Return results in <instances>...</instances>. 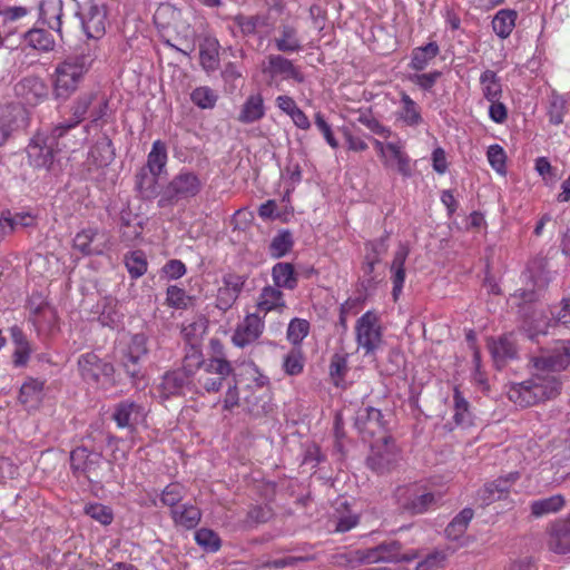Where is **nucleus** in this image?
Masks as SVG:
<instances>
[{"label":"nucleus","mask_w":570,"mask_h":570,"mask_svg":"<svg viewBox=\"0 0 570 570\" xmlns=\"http://www.w3.org/2000/svg\"><path fill=\"white\" fill-rule=\"evenodd\" d=\"M531 377L512 384L508 397L514 404L527 407L551 400L561 391L560 372L570 365V342L562 343L552 353L532 358Z\"/></svg>","instance_id":"obj_1"},{"label":"nucleus","mask_w":570,"mask_h":570,"mask_svg":"<svg viewBox=\"0 0 570 570\" xmlns=\"http://www.w3.org/2000/svg\"><path fill=\"white\" fill-rule=\"evenodd\" d=\"M92 60L87 55L68 57L59 62L52 73V92L57 99L67 100L79 88Z\"/></svg>","instance_id":"obj_2"},{"label":"nucleus","mask_w":570,"mask_h":570,"mask_svg":"<svg viewBox=\"0 0 570 570\" xmlns=\"http://www.w3.org/2000/svg\"><path fill=\"white\" fill-rule=\"evenodd\" d=\"M61 128L53 126L49 134H36L27 146V156L30 166L37 169L49 170L60 153L59 139L65 138Z\"/></svg>","instance_id":"obj_3"},{"label":"nucleus","mask_w":570,"mask_h":570,"mask_svg":"<svg viewBox=\"0 0 570 570\" xmlns=\"http://www.w3.org/2000/svg\"><path fill=\"white\" fill-rule=\"evenodd\" d=\"M96 100L97 95L95 92L80 95L70 107L71 118L62 120L55 126L61 128L62 134L67 137L70 131L77 129L78 125L83 121L87 116L91 119V122H97L105 117L108 101L101 99L95 104Z\"/></svg>","instance_id":"obj_4"},{"label":"nucleus","mask_w":570,"mask_h":570,"mask_svg":"<svg viewBox=\"0 0 570 570\" xmlns=\"http://www.w3.org/2000/svg\"><path fill=\"white\" fill-rule=\"evenodd\" d=\"M261 73L268 87L281 89L284 81H304V75L292 60L281 53L267 55L259 65Z\"/></svg>","instance_id":"obj_5"},{"label":"nucleus","mask_w":570,"mask_h":570,"mask_svg":"<svg viewBox=\"0 0 570 570\" xmlns=\"http://www.w3.org/2000/svg\"><path fill=\"white\" fill-rule=\"evenodd\" d=\"M199 177L188 170L179 171L160 193L158 206L171 207L195 197L202 189Z\"/></svg>","instance_id":"obj_6"},{"label":"nucleus","mask_w":570,"mask_h":570,"mask_svg":"<svg viewBox=\"0 0 570 570\" xmlns=\"http://www.w3.org/2000/svg\"><path fill=\"white\" fill-rule=\"evenodd\" d=\"M196 365L200 368L197 376L198 385L208 393L218 392L223 382L233 372L230 363L224 358L213 357L208 361H202L200 356H196Z\"/></svg>","instance_id":"obj_7"},{"label":"nucleus","mask_w":570,"mask_h":570,"mask_svg":"<svg viewBox=\"0 0 570 570\" xmlns=\"http://www.w3.org/2000/svg\"><path fill=\"white\" fill-rule=\"evenodd\" d=\"M104 458L98 452H91L85 446H78L70 453V466L72 473L83 476L89 482H96L104 475Z\"/></svg>","instance_id":"obj_8"},{"label":"nucleus","mask_w":570,"mask_h":570,"mask_svg":"<svg viewBox=\"0 0 570 570\" xmlns=\"http://www.w3.org/2000/svg\"><path fill=\"white\" fill-rule=\"evenodd\" d=\"M355 336L358 347L366 354L373 353L382 342L380 317L373 311L364 313L355 324Z\"/></svg>","instance_id":"obj_9"},{"label":"nucleus","mask_w":570,"mask_h":570,"mask_svg":"<svg viewBox=\"0 0 570 570\" xmlns=\"http://www.w3.org/2000/svg\"><path fill=\"white\" fill-rule=\"evenodd\" d=\"M79 16L88 38L99 39L105 35L107 11L104 4L90 0L80 9Z\"/></svg>","instance_id":"obj_10"},{"label":"nucleus","mask_w":570,"mask_h":570,"mask_svg":"<svg viewBox=\"0 0 570 570\" xmlns=\"http://www.w3.org/2000/svg\"><path fill=\"white\" fill-rule=\"evenodd\" d=\"M265 330L264 316L259 313H248L240 321L233 333L232 342L235 346L244 348L258 341Z\"/></svg>","instance_id":"obj_11"},{"label":"nucleus","mask_w":570,"mask_h":570,"mask_svg":"<svg viewBox=\"0 0 570 570\" xmlns=\"http://www.w3.org/2000/svg\"><path fill=\"white\" fill-rule=\"evenodd\" d=\"M78 366L81 377L94 384L109 381L114 374L112 364L101 361L94 353L81 355L78 360Z\"/></svg>","instance_id":"obj_12"},{"label":"nucleus","mask_w":570,"mask_h":570,"mask_svg":"<svg viewBox=\"0 0 570 570\" xmlns=\"http://www.w3.org/2000/svg\"><path fill=\"white\" fill-rule=\"evenodd\" d=\"M273 43L279 52L293 53L303 48L298 24L295 21L282 20L275 30Z\"/></svg>","instance_id":"obj_13"},{"label":"nucleus","mask_w":570,"mask_h":570,"mask_svg":"<svg viewBox=\"0 0 570 570\" xmlns=\"http://www.w3.org/2000/svg\"><path fill=\"white\" fill-rule=\"evenodd\" d=\"M14 91L26 104L37 106L43 102L49 96V88L43 79L37 76L22 78L16 86Z\"/></svg>","instance_id":"obj_14"},{"label":"nucleus","mask_w":570,"mask_h":570,"mask_svg":"<svg viewBox=\"0 0 570 570\" xmlns=\"http://www.w3.org/2000/svg\"><path fill=\"white\" fill-rule=\"evenodd\" d=\"M385 155L381 158L382 164L385 168L397 171L402 176H410L411 158L405 151V142L401 139L396 141H389V146Z\"/></svg>","instance_id":"obj_15"},{"label":"nucleus","mask_w":570,"mask_h":570,"mask_svg":"<svg viewBox=\"0 0 570 570\" xmlns=\"http://www.w3.org/2000/svg\"><path fill=\"white\" fill-rule=\"evenodd\" d=\"M107 237L97 228H83L76 234L73 247L83 255H100L106 248Z\"/></svg>","instance_id":"obj_16"},{"label":"nucleus","mask_w":570,"mask_h":570,"mask_svg":"<svg viewBox=\"0 0 570 570\" xmlns=\"http://www.w3.org/2000/svg\"><path fill=\"white\" fill-rule=\"evenodd\" d=\"M519 479V473H510L504 478L484 484L478 492V498L483 505H489L495 501L505 499L514 482Z\"/></svg>","instance_id":"obj_17"},{"label":"nucleus","mask_w":570,"mask_h":570,"mask_svg":"<svg viewBox=\"0 0 570 570\" xmlns=\"http://www.w3.org/2000/svg\"><path fill=\"white\" fill-rule=\"evenodd\" d=\"M144 416V407L129 400L118 403L112 413V419L117 426L129 430H134L142 421Z\"/></svg>","instance_id":"obj_18"},{"label":"nucleus","mask_w":570,"mask_h":570,"mask_svg":"<svg viewBox=\"0 0 570 570\" xmlns=\"http://www.w3.org/2000/svg\"><path fill=\"white\" fill-rule=\"evenodd\" d=\"M147 336L142 333L134 334L126 351V361L124 365L126 372L131 376L136 377L139 374V362L148 354Z\"/></svg>","instance_id":"obj_19"},{"label":"nucleus","mask_w":570,"mask_h":570,"mask_svg":"<svg viewBox=\"0 0 570 570\" xmlns=\"http://www.w3.org/2000/svg\"><path fill=\"white\" fill-rule=\"evenodd\" d=\"M256 307V313H262L264 317L269 312L282 314L287 308L284 293L273 285L264 286L257 296Z\"/></svg>","instance_id":"obj_20"},{"label":"nucleus","mask_w":570,"mask_h":570,"mask_svg":"<svg viewBox=\"0 0 570 570\" xmlns=\"http://www.w3.org/2000/svg\"><path fill=\"white\" fill-rule=\"evenodd\" d=\"M548 548L558 554L570 553V518L560 519L551 525Z\"/></svg>","instance_id":"obj_21"},{"label":"nucleus","mask_w":570,"mask_h":570,"mask_svg":"<svg viewBox=\"0 0 570 570\" xmlns=\"http://www.w3.org/2000/svg\"><path fill=\"white\" fill-rule=\"evenodd\" d=\"M396 495L401 505L412 513L425 512L434 501L432 493H419L415 488L400 489Z\"/></svg>","instance_id":"obj_22"},{"label":"nucleus","mask_w":570,"mask_h":570,"mask_svg":"<svg viewBox=\"0 0 570 570\" xmlns=\"http://www.w3.org/2000/svg\"><path fill=\"white\" fill-rule=\"evenodd\" d=\"M409 248L405 245H400L397 250L394 254L392 264H391V279L393 283L392 296L394 301H397L405 281V262L409 256Z\"/></svg>","instance_id":"obj_23"},{"label":"nucleus","mask_w":570,"mask_h":570,"mask_svg":"<svg viewBox=\"0 0 570 570\" xmlns=\"http://www.w3.org/2000/svg\"><path fill=\"white\" fill-rule=\"evenodd\" d=\"M395 117L397 121L409 127H417L423 122L420 107L406 92L401 94L400 107Z\"/></svg>","instance_id":"obj_24"},{"label":"nucleus","mask_w":570,"mask_h":570,"mask_svg":"<svg viewBox=\"0 0 570 570\" xmlns=\"http://www.w3.org/2000/svg\"><path fill=\"white\" fill-rule=\"evenodd\" d=\"M356 424L361 431L375 435L384 429L382 412L372 406L362 407L357 411Z\"/></svg>","instance_id":"obj_25"},{"label":"nucleus","mask_w":570,"mask_h":570,"mask_svg":"<svg viewBox=\"0 0 570 570\" xmlns=\"http://www.w3.org/2000/svg\"><path fill=\"white\" fill-rule=\"evenodd\" d=\"M32 322L39 327L50 326L56 321L55 309L41 296H32L28 303Z\"/></svg>","instance_id":"obj_26"},{"label":"nucleus","mask_w":570,"mask_h":570,"mask_svg":"<svg viewBox=\"0 0 570 570\" xmlns=\"http://www.w3.org/2000/svg\"><path fill=\"white\" fill-rule=\"evenodd\" d=\"M39 19L50 29L60 31L62 0H41L38 7Z\"/></svg>","instance_id":"obj_27"},{"label":"nucleus","mask_w":570,"mask_h":570,"mask_svg":"<svg viewBox=\"0 0 570 570\" xmlns=\"http://www.w3.org/2000/svg\"><path fill=\"white\" fill-rule=\"evenodd\" d=\"M272 279L275 287L293 291L298 284V276L291 263H276L272 268Z\"/></svg>","instance_id":"obj_28"},{"label":"nucleus","mask_w":570,"mask_h":570,"mask_svg":"<svg viewBox=\"0 0 570 570\" xmlns=\"http://www.w3.org/2000/svg\"><path fill=\"white\" fill-rule=\"evenodd\" d=\"M43 397V382L29 379L27 380L19 393V401L23 404L28 410L37 409L41 403Z\"/></svg>","instance_id":"obj_29"},{"label":"nucleus","mask_w":570,"mask_h":570,"mask_svg":"<svg viewBox=\"0 0 570 570\" xmlns=\"http://www.w3.org/2000/svg\"><path fill=\"white\" fill-rule=\"evenodd\" d=\"M114 157L115 151L110 138L102 135L89 151L88 160L97 167H105L114 160Z\"/></svg>","instance_id":"obj_30"},{"label":"nucleus","mask_w":570,"mask_h":570,"mask_svg":"<svg viewBox=\"0 0 570 570\" xmlns=\"http://www.w3.org/2000/svg\"><path fill=\"white\" fill-rule=\"evenodd\" d=\"M265 115L264 99L262 95H250L244 102L238 115V120L243 124H252Z\"/></svg>","instance_id":"obj_31"},{"label":"nucleus","mask_w":570,"mask_h":570,"mask_svg":"<svg viewBox=\"0 0 570 570\" xmlns=\"http://www.w3.org/2000/svg\"><path fill=\"white\" fill-rule=\"evenodd\" d=\"M187 375L181 371L167 372L158 385L160 395L165 399L177 395L186 384Z\"/></svg>","instance_id":"obj_32"},{"label":"nucleus","mask_w":570,"mask_h":570,"mask_svg":"<svg viewBox=\"0 0 570 570\" xmlns=\"http://www.w3.org/2000/svg\"><path fill=\"white\" fill-rule=\"evenodd\" d=\"M171 518L175 524L186 529H193L199 523L202 513L195 505L183 504L171 509Z\"/></svg>","instance_id":"obj_33"},{"label":"nucleus","mask_w":570,"mask_h":570,"mask_svg":"<svg viewBox=\"0 0 570 570\" xmlns=\"http://www.w3.org/2000/svg\"><path fill=\"white\" fill-rule=\"evenodd\" d=\"M35 224V217L28 213L2 214L0 217V234L6 236L18 228L30 227Z\"/></svg>","instance_id":"obj_34"},{"label":"nucleus","mask_w":570,"mask_h":570,"mask_svg":"<svg viewBox=\"0 0 570 570\" xmlns=\"http://www.w3.org/2000/svg\"><path fill=\"white\" fill-rule=\"evenodd\" d=\"M518 13L514 10L502 9L498 11L492 20V28L495 35L502 39L508 38L515 27Z\"/></svg>","instance_id":"obj_35"},{"label":"nucleus","mask_w":570,"mask_h":570,"mask_svg":"<svg viewBox=\"0 0 570 570\" xmlns=\"http://www.w3.org/2000/svg\"><path fill=\"white\" fill-rule=\"evenodd\" d=\"M489 347L498 366L513 358L517 354L515 344L511 336H502L493 341Z\"/></svg>","instance_id":"obj_36"},{"label":"nucleus","mask_w":570,"mask_h":570,"mask_svg":"<svg viewBox=\"0 0 570 570\" xmlns=\"http://www.w3.org/2000/svg\"><path fill=\"white\" fill-rule=\"evenodd\" d=\"M480 87L483 97L490 100H499L502 96V85L497 72L490 69L480 75Z\"/></svg>","instance_id":"obj_37"},{"label":"nucleus","mask_w":570,"mask_h":570,"mask_svg":"<svg viewBox=\"0 0 570 570\" xmlns=\"http://www.w3.org/2000/svg\"><path fill=\"white\" fill-rule=\"evenodd\" d=\"M564 502V498L561 494L534 500L530 504L531 514L534 518H541L550 513H556L563 508Z\"/></svg>","instance_id":"obj_38"},{"label":"nucleus","mask_w":570,"mask_h":570,"mask_svg":"<svg viewBox=\"0 0 570 570\" xmlns=\"http://www.w3.org/2000/svg\"><path fill=\"white\" fill-rule=\"evenodd\" d=\"M167 164V148L166 145L156 140L153 144L151 150L148 154L147 164L144 168L154 175H160Z\"/></svg>","instance_id":"obj_39"},{"label":"nucleus","mask_w":570,"mask_h":570,"mask_svg":"<svg viewBox=\"0 0 570 570\" xmlns=\"http://www.w3.org/2000/svg\"><path fill=\"white\" fill-rule=\"evenodd\" d=\"M439 52L440 48L435 41L415 48L412 52L411 68L417 71L425 69Z\"/></svg>","instance_id":"obj_40"},{"label":"nucleus","mask_w":570,"mask_h":570,"mask_svg":"<svg viewBox=\"0 0 570 570\" xmlns=\"http://www.w3.org/2000/svg\"><path fill=\"white\" fill-rule=\"evenodd\" d=\"M523 278L531 284H527L524 288L518 289L513 297L520 298L523 303L534 302L538 297V292L546 286V281L541 276L534 277L531 271H527L523 274Z\"/></svg>","instance_id":"obj_41"},{"label":"nucleus","mask_w":570,"mask_h":570,"mask_svg":"<svg viewBox=\"0 0 570 570\" xmlns=\"http://www.w3.org/2000/svg\"><path fill=\"white\" fill-rule=\"evenodd\" d=\"M27 43L38 51H51L55 48L52 35L45 29H31L24 35Z\"/></svg>","instance_id":"obj_42"},{"label":"nucleus","mask_w":570,"mask_h":570,"mask_svg":"<svg viewBox=\"0 0 570 570\" xmlns=\"http://www.w3.org/2000/svg\"><path fill=\"white\" fill-rule=\"evenodd\" d=\"M122 316L118 302L111 297H106L98 317L101 325L114 328L121 323Z\"/></svg>","instance_id":"obj_43"},{"label":"nucleus","mask_w":570,"mask_h":570,"mask_svg":"<svg viewBox=\"0 0 570 570\" xmlns=\"http://www.w3.org/2000/svg\"><path fill=\"white\" fill-rule=\"evenodd\" d=\"M394 544H381L376 548L370 549L366 551V553L363 556V560L373 563L379 561H390V560H397V561H411L414 556H406L403 554L402 557H399L395 553H392V549Z\"/></svg>","instance_id":"obj_44"},{"label":"nucleus","mask_w":570,"mask_h":570,"mask_svg":"<svg viewBox=\"0 0 570 570\" xmlns=\"http://www.w3.org/2000/svg\"><path fill=\"white\" fill-rule=\"evenodd\" d=\"M160 175H154L141 168L136 176V187L142 198H154L157 194V181Z\"/></svg>","instance_id":"obj_45"},{"label":"nucleus","mask_w":570,"mask_h":570,"mask_svg":"<svg viewBox=\"0 0 570 570\" xmlns=\"http://www.w3.org/2000/svg\"><path fill=\"white\" fill-rule=\"evenodd\" d=\"M234 24L239 29L244 37L254 36L259 28L265 26L266 19L262 16L237 14L232 18Z\"/></svg>","instance_id":"obj_46"},{"label":"nucleus","mask_w":570,"mask_h":570,"mask_svg":"<svg viewBox=\"0 0 570 570\" xmlns=\"http://www.w3.org/2000/svg\"><path fill=\"white\" fill-rule=\"evenodd\" d=\"M293 237L289 230H282L271 240L268 250L273 258H281L291 252L293 247Z\"/></svg>","instance_id":"obj_47"},{"label":"nucleus","mask_w":570,"mask_h":570,"mask_svg":"<svg viewBox=\"0 0 570 570\" xmlns=\"http://www.w3.org/2000/svg\"><path fill=\"white\" fill-rule=\"evenodd\" d=\"M473 518L472 509H463L446 527L445 532L449 538L458 539L460 538L466 530L468 524Z\"/></svg>","instance_id":"obj_48"},{"label":"nucleus","mask_w":570,"mask_h":570,"mask_svg":"<svg viewBox=\"0 0 570 570\" xmlns=\"http://www.w3.org/2000/svg\"><path fill=\"white\" fill-rule=\"evenodd\" d=\"M454 414L453 419L458 425H470L471 413L469 402L462 396L458 387L454 389L453 394Z\"/></svg>","instance_id":"obj_49"},{"label":"nucleus","mask_w":570,"mask_h":570,"mask_svg":"<svg viewBox=\"0 0 570 570\" xmlns=\"http://www.w3.org/2000/svg\"><path fill=\"white\" fill-rule=\"evenodd\" d=\"M190 99L202 109H213L217 102L218 95L212 88L202 86L191 91Z\"/></svg>","instance_id":"obj_50"},{"label":"nucleus","mask_w":570,"mask_h":570,"mask_svg":"<svg viewBox=\"0 0 570 570\" xmlns=\"http://www.w3.org/2000/svg\"><path fill=\"white\" fill-rule=\"evenodd\" d=\"M309 333V323L304 318H293L287 327V340L293 345H299Z\"/></svg>","instance_id":"obj_51"},{"label":"nucleus","mask_w":570,"mask_h":570,"mask_svg":"<svg viewBox=\"0 0 570 570\" xmlns=\"http://www.w3.org/2000/svg\"><path fill=\"white\" fill-rule=\"evenodd\" d=\"M166 302L170 307L186 309L191 304V297L187 295L185 289L171 285L167 288Z\"/></svg>","instance_id":"obj_52"},{"label":"nucleus","mask_w":570,"mask_h":570,"mask_svg":"<svg viewBox=\"0 0 570 570\" xmlns=\"http://www.w3.org/2000/svg\"><path fill=\"white\" fill-rule=\"evenodd\" d=\"M125 265L132 278L142 276L147 271V262L141 252H131L125 257Z\"/></svg>","instance_id":"obj_53"},{"label":"nucleus","mask_w":570,"mask_h":570,"mask_svg":"<svg viewBox=\"0 0 570 570\" xmlns=\"http://www.w3.org/2000/svg\"><path fill=\"white\" fill-rule=\"evenodd\" d=\"M197 544L207 551L216 552L220 548V539L216 532L210 529L202 528L195 532Z\"/></svg>","instance_id":"obj_54"},{"label":"nucleus","mask_w":570,"mask_h":570,"mask_svg":"<svg viewBox=\"0 0 570 570\" xmlns=\"http://www.w3.org/2000/svg\"><path fill=\"white\" fill-rule=\"evenodd\" d=\"M371 469L379 473L390 471L396 463V454L392 452L386 453H373L367 460Z\"/></svg>","instance_id":"obj_55"},{"label":"nucleus","mask_w":570,"mask_h":570,"mask_svg":"<svg viewBox=\"0 0 570 570\" xmlns=\"http://www.w3.org/2000/svg\"><path fill=\"white\" fill-rule=\"evenodd\" d=\"M186 490L180 483L168 484L161 493V502L164 505L170 507L171 509L177 508L178 503L184 499Z\"/></svg>","instance_id":"obj_56"},{"label":"nucleus","mask_w":570,"mask_h":570,"mask_svg":"<svg viewBox=\"0 0 570 570\" xmlns=\"http://www.w3.org/2000/svg\"><path fill=\"white\" fill-rule=\"evenodd\" d=\"M85 512L87 515L104 525L110 524L114 519L112 511L101 503H91L86 505Z\"/></svg>","instance_id":"obj_57"},{"label":"nucleus","mask_w":570,"mask_h":570,"mask_svg":"<svg viewBox=\"0 0 570 570\" xmlns=\"http://www.w3.org/2000/svg\"><path fill=\"white\" fill-rule=\"evenodd\" d=\"M347 372V358L343 354H334L330 364V375L336 386L344 380Z\"/></svg>","instance_id":"obj_58"},{"label":"nucleus","mask_w":570,"mask_h":570,"mask_svg":"<svg viewBox=\"0 0 570 570\" xmlns=\"http://www.w3.org/2000/svg\"><path fill=\"white\" fill-rule=\"evenodd\" d=\"M90 126H85L80 129V135L77 136L73 134L75 130L70 131L69 135L65 138L59 139L60 151L66 149L70 151H75L78 149L83 141L87 139V135L89 132Z\"/></svg>","instance_id":"obj_59"},{"label":"nucleus","mask_w":570,"mask_h":570,"mask_svg":"<svg viewBox=\"0 0 570 570\" xmlns=\"http://www.w3.org/2000/svg\"><path fill=\"white\" fill-rule=\"evenodd\" d=\"M360 124L364 125L372 132L380 135L384 138H389L392 135L390 128L383 126L377 119H375L370 112H361L356 119Z\"/></svg>","instance_id":"obj_60"},{"label":"nucleus","mask_w":570,"mask_h":570,"mask_svg":"<svg viewBox=\"0 0 570 570\" xmlns=\"http://www.w3.org/2000/svg\"><path fill=\"white\" fill-rule=\"evenodd\" d=\"M283 368L288 375H298L304 368V358L299 351L289 352L283 363Z\"/></svg>","instance_id":"obj_61"},{"label":"nucleus","mask_w":570,"mask_h":570,"mask_svg":"<svg viewBox=\"0 0 570 570\" xmlns=\"http://www.w3.org/2000/svg\"><path fill=\"white\" fill-rule=\"evenodd\" d=\"M239 287L237 284L234 285L233 287L226 286L219 288L217 296V307L223 311L228 309L237 299Z\"/></svg>","instance_id":"obj_62"},{"label":"nucleus","mask_w":570,"mask_h":570,"mask_svg":"<svg viewBox=\"0 0 570 570\" xmlns=\"http://www.w3.org/2000/svg\"><path fill=\"white\" fill-rule=\"evenodd\" d=\"M488 159L493 169L498 173H504L505 153L499 145H492L488 149Z\"/></svg>","instance_id":"obj_63"},{"label":"nucleus","mask_w":570,"mask_h":570,"mask_svg":"<svg viewBox=\"0 0 570 570\" xmlns=\"http://www.w3.org/2000/svg\"><path fill=\"white\" fill-rule=\"evenodd\" d=\"M445 563V556L442 552H433L420 561L415 570H442Z\"/></svg>","instance_id":"obj_64"}]
</instances>
